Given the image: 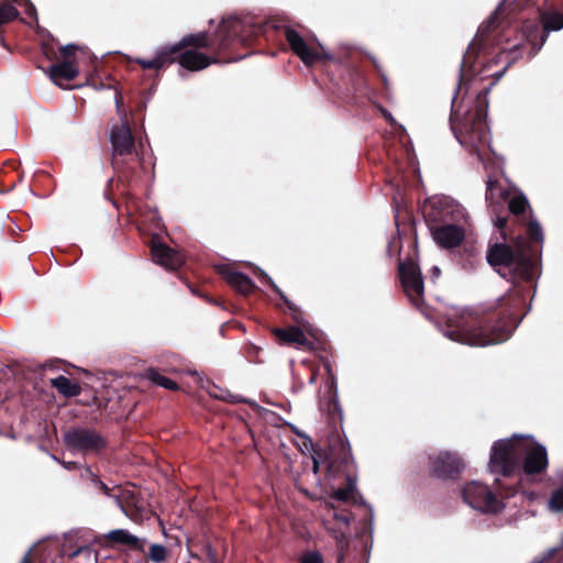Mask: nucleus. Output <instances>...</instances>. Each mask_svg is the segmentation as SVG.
I'll use <instances>...</instances> for the list:
<instances>
[{
  "label": "nucleus",
  "instance_id": "1",
  "mask_svg": "<svg viewBox=\"0 0 563 563\" xmlns=\"http://www.w3.org/2000/svg\"><path fill=\"white\" fill-rule=\"evenodd\" d=\"M446 328L442 333L448 339L471 346H487L509 339L518 322L512 319H492L471 309L453 308L448 311Z\"/></svg>",
  "mask_w": 563,
  "mask_h": 563
},
{
  "label": "nucleus",
  "instance_id": "2",
  "mask_svg": "<svg viewBox=\"0 0 563 563\" xmlns=\"http://www.w3.org/2000/svg\"><path fill=\"white\" fill-rule=\"evenodd\" d=\"M522 464L526 474H539L547 470L548 452L532 435L514 434L496 441L489 455L492 474L509 477Z\"/></svg>",
  "mask_w": 563,
  "mask_h": 563
},
{
  "label": "nucleus",
  "instance_id": "3",
  "mask_svg": "<svg viewBox=\"0 0 563 563\" xmlns=\"http://www.w3.org/2000/svg\"><path fill=\"white\" fill-rule=\"evenodd\" d=\"M563 29V13L547 12L542 14V27L537 22H527L521 31L511 42L507 40V45L503 48V53L509 56V66L516 59L527 54L533 57L543 46L550 31H559Z\"/></svg>",
  "mask_w": 563,
  "mask_h": 563
},
{
  "label": "nucleus",
  "instance_id": "4",
  "mask_svg": "<svg viewBox=\"0 0 563 563\" xmlns=\"http://www.w3.org/2000/svg\"><path fill=\"white\" fill-rule=\"evenodd\" d=\"M244 22L236 16L223 19L213 41H209L206 33H197L184 36L178 43L165 45L158 48L154 58L158 60V69L175 60L174 55L184 47L192 45L196 47H217L224 49L231 45L234 38L241 36Z\"/></svg>",
  "mask_w": 563,
  "mask_h": 563
},
{
  "label": "nucleus",
  "instance_id": "5",
  "mask_svg": "<svg viewBox=\"0 0 563 563\" xmlns=\"http://www.w3.org/2000/svg\"><path fill=\"white\" fill-rule=\"evenodd\" d=\"M488 263L504 278L532 282L536 275V263L520 242L514 251L509 245L496 243L487 253Z\"/></svg>",
  "mask_w": 563,
  "mask_h": 563
},
{
  "label": "nucleus",
  "instance_id": "6",
  "mask_svg": "<svg viewBox=\"0 0 563 563\" xmlns=\"http://www.w3.org/2000/svg\"><path fill=\"white\" fill-rule=\"evenodd\" d=\"M489 92V88H487L483 93L478 95L479 100L483 99V103L485 104V110H477L471 126L468 123H465V134H459L455 132V136L461 145L465 147L473 148L479 159H483L482 147L489 146L490 143V134L485 121L486 118V108L488 107L487 95Z\"/></svg>",
  "mask_w": 563,
  "mask_h": 563
},
{
  "label": "nucleus",
  "instance_id": "7",
  "mask_svg": "<svg viewBox=\"0 0 563 563\" xmlns=\"http://www.w3.org/2000/svg\"><path fill=\"white\" fill-rule=\"evenodd\" d=\"M466 505L485 514L500 512L505 504L487 485L478 481L467 483L461 490Z\"/></svg>",
  "mask_w": 563,
  "mask_h": 563
},
{
  "label": "nucleus",
  "instance_id": "8",
  "mask_svg": "<svg viewBox=\"0 0 563 563\" xmlns=\"http://www.w3.org/2000/svg\"><path fill=\"white\" fill-rule=\"evenodd\" d=\"M64 443L73 453H99L107 444L102 435L91 428H73L64 433Z\"/></svg>",
  "mask_w": 563,
  "mask_h": 563
},
{
  "label": "nucleus",
  "instance_id": "9",
  "mask_svg": "<svg viewBox=\"0 0 563 563\" xmlns=\"http://www.w3.org/2000/svg\"><path fill=\"white\" fill-rule=\"evenodd\" d=\"M399 275L406 295L420 309L424 292L420 267L412 261L400 262Z\"/></svg>",
  "mask_w": 563,
  "mask_h": 563
},
{
  "label": "nucleus",
  "instance_id": "10",
  "mask_svg": "<svg viewBox=\"0 0 563 563\" xmlns=\"http://www.w3.org/2000/svg\"><path fill=\"white\" fill-rule=\"evenodd\" d=\"M109 140L112 147V156L114 164L119 156L131 154L135 150L134 137L126 121L121 119L120 124L111 128Z\"/></svg>",
  "mask_w": 563,
  "mask_h": 563
},
{
  "label": "nucleus",
  "instance_id": "11",
  "mask_svg": "<svg viewBox=\"0 0 563 563\" xmlns=\"http://www.w3.org/2000/svg\"><path fill=\"white\" fill-rule=\"evenodd\" d=\"M433 473L441 478L451 477L464 468L463 460L455 453L440 452L430 457Z\"/></svg>",
  "mask_w": 563,
  "mask_h": 563
},
{
  "label": "nucleus",
  "instance_id": "12",
  "mask_svg": "<svg viewBox=\"0 0 563 563\" xmlns=\"http://www.w3.org/2000/svg\"><path fill=\"white\" fill-rule=\"evenodd\" d=\"M434 241L445 249L457 246L465 236L464 228L457 223H443L431 229Z\"/></svg>",
  "mask_w": 563,
  "mask_h": 563
},
{
  "label": "nucleus",
  "instance_id": "13",
  "mask_svg": "<svg viewBox=\"0 0 563 563\" xmlns=\"http://www.w3.org/2000/svg\"><path fill=\"white\" fill-rule=\"evenodd\" d=\"M151 251L154 263L168 271H175L184 263V258L179 253L156 240H153Z\"/></svg>",
  "mask_w": 563,
  "mask_h": 563
},
{
  "label": "nucleus",
  "instance_id": "14",
  "mask_svg": "<svg viewBox=\"0 0 563 563\" xmlns=\"http://www.w3.org/2000/svg\"><path fill=\"white\" fill-rule=\"evenodd\" d=\"M500 10V7L498 9H496L492 14L485 21L483 22L479 27H478V31H477V34L476 36L474 37V40L472 41V43L468 45L466 52H465V55L463 57V62H462V66H461V77H460V82L463 80V77H464V71H465V68L468 67L472 63V59H473V56L475 54H477L478 49H479V46L482 44V38L483 36L490 30V27H493V25L496 23V20H497V15H498V11ZM459 87H461V84L459 85ZM460 90V88H457V91Z\"/></svg>",
  "mask_w": 563,
  "mask_h": 563
},
{
  "label": "nucleus",
  "instance_id": "15",
  "mask_svg": "<svg viewBox=\"0 0 563 563\" xmlns=\"http://www.w3.org/2000/svg\"><path fill=\"white\" fill-rule=\"evenodd\" d=\"M286 38L292 52L298 55L306 65H312L321 57L317 51L307 45L297 31L288 29L286 31Z\"/></svg>",
  "mask_w": 563,
  "mask_h": 563
},
{
  "label": "nucleus",
  "instance_id": "16",
  "mask_svg": "<svg viewBox=\"0 0 563 563\" xmlns=\"http://www.w3.org/2000/svg\"><path fill=\"white\" fill-rule=\"evenodd\" d=\"M434 206L440 209V219L443 223L452 222L462 225L466 221L464 208L450 198L438 199Z\"/></svg>",
  "mask_w": 563,
  "mask_h": 563
},
{
  "label": "nucleus",
  "instance_id": "17",
  "mask_svg": "<svg viewBox=\"0 0 563 563\" xmlns=\"http://www.w3.org/2000/svg\"><path fill=\"white\" fill-rule=\"evenodd\" d=\"M178 62L184 68L196 71L208 67L213 60L196 49H187L180 54Z\"/></svg>",
  "mask_w": 563,
  "mask_h": 563
},
{
  "label": "nucleus",
  "instance_id": "18",
  "mask_svg": "<svg viewBox=\"0 0 563 563\" xmlns=\"http://www.w3.org/2000/svg\"><path fill=\"white\" fill-rule=\"evenodd\" d=\"M107 538L109 541L118 544H124L133 550L143 551L144 540L137 538L136 536L130 533L125 529H114L108 532Z\"/></svg>",
  "mask_w": 563,
  "mask_h": 563
},
{
  "label": "nucleus",
  "instance_id": "19",
  "mask_svg": "<svg viewBox=\"0 0 563 563\" xmlns=\"http://www.w3.org/2000/svg\"><path fill=\"white\" fill-rule=\"evenodd\" d=\"M223 276L225 280L241 294H250L255 287L252 279L240 272L225 269L223 271Z\"/></svg>",
  "mask_w": 563,
  "mask_h": 563
},
{
  "label": "nucleus",
  "instance_id": "20",
  "mask_svg": "<svg viewBox=\"0 0 563 563\" xmlns=\"http://www.w3.org/2000/svg\"><path fill=\"white\" fill-rule=\"evenodd\" d=\"M275 335L284 343L295 344L297 346H309V341L303 331L298 327L288 329H275Z\"/></svg>",
  "mask_w": 563,
  "mask_h": 563
},
{
  "label": "nucleus",
  "instance_id": "21",
  "mask_svg": "<svg viewBox=\"0 0 563 563\" xmlns=\"http://www.w3.org/2000/svg\"><path fill=\"white\" fill-rule=\"evenodd\" d=\"M485 199L488 208L495 212L498 206L506 200V191L498 187L497 183L488 178Z\"/></svg>",
  "mask_w": 563,
  "mask_h": 563
},
{
  "label": "nucleus",
  "instance_id": "22",
  "mask_svg": "<svg viewBox=\"0 0 563 563\" xmlns=\"http://www.w3.org/2000/svg\"><path fill=\"white\" fill-rule=\"evenodd\" d=\"M51 384L65 397H75L81 393V387L75 380L64 375L52 378Z\"/></svg>",
  "mask_w": 563,
  "mask_h": 563
},
{
  "label": "nucleus",
  "instance_id": "23",
  "mask_svg": "<svg viewBox=\"0 0 563 563\" xmlns=\"http://www.w3.org/2000/svg\"><path fill=\"white\" fill-rule=\"evenodd\" d=\"M78 75V69L70 62H63L52 65L49 68V77L54 82L57 78L73 80Z\"/></svg>",
  "mask_w": 563,
  "mask_h": 563
},
{
  "label": "nucleus",
  "instance_id": "24",
  "mask_svg": "<svg viewBox=\"0 0 563 563\" xmlns=\"http://www.w3.org/2000/svg\"><path fill=\"white\" fill-rule=\"evenodd\" d=\"M104 496L112 498L114 504L118 506V508L124 514L126 517H129V512L123 504V499H126L129 492H123L121 495L119 494H112L113 488L109 487L106 483H99V486L97 487Z\"/></svg>",
  "mask_w": 563,
  "mask_h": 563
},
{
  "label": "nucleus",
  "instance_id": "25",
  "mask_svg": "<svg viewBox=\"0 0 563 563\" xmlns=\"http://www.w3.org/2000/svg\"><path fill=\"white\" fill-rule=\"evenodd\" d=\"M145 377L155 383L156 385L161 386V387H164L166 389H169V390H176L178 389V385L173 382L172 379H169L168 377L162 375L156 369H153V368H148L146 372H145Z\"/></svg>",
  "mask_w": 563,
  "mask_h": 563
},
{
  "label": "nucleus",
  "instance_id": "26",
  "mask_svg": "<svg viewBox=\"0 0 563 563\" xmlns=\"http://www.w3.org/2000/svg\"><path fill=\"white\" fill-rule=\"evenodd\" d=\"M563 477V474H562ZM548 508L552 512L563 511V486L554 489L548 500Z\"/></svg>",
  "mask_w": 563,
  "mask_h": 563
},
{
  "label": "nucleus",
  "instance_id": "27",
  "mask_svg": "<svg viewBox=\"0 0 563 563\" xmlns=\"http://www.w3.org/2000/svg\"><path fill=\"white\" fill-rule=\"evenodd\" d=\"M210 395L212 397L217 398V399L225 400V401H229V402H232V404L246 402V404H249L251 406L257 407L255 401L244 399L241 396L232 395L228 390L219 389V391H210Z\"/></svg>",
  "mask_w": 563,
  "mask_h": 563
},
{
  "label": "nucleus",
  "instance_id": "28",
  "mask_svg": "<svg viewBox=\"0 0 563 563\" xmlns=\"http://www.w3.org/2000/svg\"><path fill=\"white\" fill-rule=\"evenodd\" d=\"M508 205L511 213L521 214L528 207V199L522 194H518L510 198Z\"/></svg>",
  "mask_w": 563,
  "mask_h": 563
},
{
  "label": "nucleus",
  "instance_id": "29",
  "mask_svg": "<svg viewBox=\"0 0 563 563\" xmlns=\"http://www.w3.org/2000/svg\"><path fill=\"white\" fill-rule=\"evenodd\" d=\"M260 277H261V282L268 284L275 290V292L278 294L280 296V298L284 299L285 303L288 306V308L291 311H294V312L297 311L296 306L287 299V297L282 291V289L274 283V280L265 272L260 271Z\"/></svg>",
  "mask_w": 563,
  "mask_h": 563
},
{
  "label": "nucleus",
  "instance_id": "30",
  "mask_svg": "<svg viewBox=\"0 0 563 563\" xmlns=\"http://www.w3.org/2000/svg\"><path fill=\"white\" fill-rule=\"evenodd\" d=\"M167 556V550L162 544H152L150 547L148 558L154 563H162L166 560Z\"/></svg>",
  "mask_w": 563,
  "mask_h": 563
},
{
  "label": "nucleus",
  "instance_id": "31",
  "mask_svg": "<svg viewBox=\"0 0 563 563\" xmlns=\"http://www.w3.org/2000/svg\"><path fill=\"white\" fill-rule=\"evenodd\" d=\"M330 532L336 539V541L339 543L340 553L338 555V563H342L344 560V555H345L343 548L347 543V534L345 531L335 530V529L330 530Z\"/></svg>",
  "mask_w": 563,
  "mask_h": 563
},
{
  "label": "nucleus",
  "instance_id": "32",
  "mask_svg": "<svg viewBox=\"0 0 563 563\" xmlns=\"http://www.w3.org/2000/svg\"><path fill=\"white\" fill-rule=\"evenodd\" d=\"M19 15L18 10L11 4L0 7V25L14 20Z\"/></svg>",
  "mask_w": 563,
  "mask_h": 563
},
{
  "label": "nucleus",
  "instance_id": "33",
  "mask_svg": "<svg viewBox=\"0 0 563 563\" xmlns=\"http://www.w3.org/2000/svg\"><path fill=\"white\" fill-rule=\"evenodd\" d=\"M528 234H529L530 242H538V243L543 242V232H542L541 225L539 224L538 221H536V220L530 221L529 227H528Z\"/></svg>",
  "mask_w": 563,
  "mask_h": 563
},
{
  "label": "nucleus",
  "instance_id": "34",
  "mask_svg": "<svg viewBox=\"0 0 563 563\" xmlns=\"http://www.w3.org/2000/svg\"><path fill=\"white\" fill-rule=\"evenodd\" d=\"M354 488H355V483L352 479H350L349 481V486L345 487V488H338L334 492L333 496L338 500L346 501L351 497Z\"/></svg>",
  "mask_w": 563,
  "mask_h": 563
},
{
  "label": "nucleus",
  "instance_id": "35",
  "mask_svg": "<svg viewBox=\"0 0 563 563\" xmlns=\"http://www.w3.org/2000/svg\"><path fill=\"white\" fill-rule=\"evenodd\" d=\"M322 556L317 551L303 553L299 559V563H322Z\"/></svg>",
  "mask_w": 563,
  "mask_h": 563
},
{
  "label": "nucleus",
  "instance_id": "36",
  "mask_svg": "<svg viewBox=\"0 0 563 563\" xmlns=\"http://www.w3.org/2000/svg\"><path fill=\"white\" fill-rule=\"evenodd\" d=\"M135 62L145 69H158V60L154 57L152 59L136 58Z\"/></svg>",
  "mask_w": 563,
  "mask_h": 563
},
{
  "label": "nucleus",
  "instance_id": "37",
  "mask_svg": "<svg viewBox=\"0 0 563 563\" xmlns=\"http://www.w3.org/2000/svg\"><path fill=\"white\" fill-rule=\"evenodd\" d=\"M86 473H89V483L91 487L97 489L99 483H102V481L91 471L90 467H86Z\"/></svg>",
  "mask_w": 563,
  "mask_h": 563
},
{
  "label": "nucleus",
  "instance_id": "38",
  "mask_svg": "<svg viewBox=\"0 0 563 563\" xmlns=\"http://www.w3.org/2000/svg\"><path fill=\"white\" fill-rule=\"evenodd\" d=\"M78 48L77 45L74 44H67L62 48V54L64 57H67L69 55H73L75 51Z\"/></svg>",
  "mask_w": 563,
  "mask_h": 563
},
{
  "label": "nucleus",
  "instance_id": "39",
  "mask_svg": "<svg viewBox=\"0 0 563 563\" xmlns=\"http://www.w3.org/2000/svg\"><path fill=\"white\" fill-rule=\"evenodd\" d=\"M334 519L347 526L350 523V517L347 515L336 514L333 515Z\"/></svg>",
  "mask_w": 563,
  "mask_h": 563
},
{
  "label": "nucleus",
  "instance_id": "40",
  "mask_svg": "<svg viewBox=\"0 0 563 563\" xmlns=\"http://www.w3.org/2000/svg\"><path fill=\"white\" fill-rule=\"evenodd\" d=\"M25 3H26V13L30 15V16H36V10H35V7L29 1V0H24Z\"/></svg>",
  "mask_w": 563,
  "mask_h": 563
},
{
  "label": "nucleus",
  "instance_id": "41",
  "mask_svg": "<svg viewBox=\"0 0 563 563\" xmlns=\"http://www.w3.org/2000/svg\"><path fill=\"white\" fill-rule=\"evenodd\" d=\"M506 223H507V219H506V218H503V217H498V218H496V220H495V225H496L498 229H503L504 227H506Z\"/></svg>",
  "mask_w": 563,
  "mask_h": 563
},
{
  "label": "nucleus",
  "instance_id": "42",
  "mask_svg": "<svg viewBox=\"0 0 563 563\" xmlns=\"http://www.w3.org/2000/svg\"><path fill=\"white\" fill-rule=\"evenodd\" d=\"M455 99H456V97H454L453 100H452V112H451V120L452 121L459 118V111L455 110Z\"/></svg>",
  "mask_w": 563,
  "mask_h": 563
},
{
  "label": "nucleus",
  "instance_id": "43",
  "mask_svg": "<svg viewBox=\"0 0 563 563\" xmlns=\"http://www.w3.org/2000/svg\"><path fill=\"white\" fill-rule=\"evenodd\" d=\"M516 1L517 0H504L503 3H500V7H504V4H507V5H514L512 10H516L517 8L520 7V4H516Z\"/></svg>",
  "mask_w": 563,
  "mask_h": 563
},
{
  "label": "nucleus",
  "instance_id": "44",
  "mask_svg": "<svg viewBox=\"0 0 563 563\" xmlns=\"http://www.w3.org/2000/svg\"><path fill=\"white\" fill-rule=\"evenodd\" d=\"M440 268L438 266H433L431 269L432 278L437 279L440 276Z\"/></svg>",
  "mask_w": 563,
  "mask_h": 563
},
{
  "label": "nucleus",
  "instance_id": "45",
  "mask_svg": "<svg viewBox=\"0 0 563 563\" xmlns=\"http://www.w3.org/2000/svg\"><path fill=\"white\" fill-rule=\"evenodd\" d=\"M31 551H32V549H30V550L24 554V556L22 558V560H21V562H20V563H32V562H31V559H30Z\"/></svg>",
  "mask_w": 563,
  "mask_h": 563
},
{
  "label": "nucleus",
  "instance_id": "46",
  "mask_svg": "<svg viewBox=\"0 0 563 563\" xmlns=\"http://www.w3.org/2000/svg\"><path fill=\"white\" fill-rule=\"evenodd\" d=\"M62 464L66 470H73L76 466L74 462H63Z\"/></svg>",
  "mask_w": 563,
  "mask_h": 563
},
{
  "label": "nucleus",
  "instance_id": "47",
  "mask_svg": "<svg viewBox=\"0 0 563 563\" xmlns=\"http://www.w3.org/2000/svg\"><path fill=\"white\" fill-rule=\"evenodd\" d=\"M81 477L89 482V473H86V470L81 473Z\"/></svg>",
  "mask_w": 563,
  "mask_h": 563
},
{
  "label": "nucleus",
  "instance_id": "48",
  "mask_svg": "<svg viewBox=\"0 0 563 563\" xmlns=\"http://www.w3.org/2000/svg\"><path fill=\"white\" fill-rule=\"evenodd\" d=\"M505 69H506V68H504L501 71H499V73H497V74H496V79H497V80L501 78V76H503V75H504V73H505Z\"/></svg>",
  "mask_w": 563,
  "mask_h": 563
},
{
  "label": "nucleus",
  "instance_id": "49",
  "mask_svg": "<svg viewBox=\"0 0 563 563\" xmlns=\"http://www.w3.org/2000/svg\"><path fill=\"white\" fill-rule=\"evenodd\" d=\"M316 379H317L316 375H314V374H312V375H311V377L309 378V383H310V384H314V383H316Z\"/></svg>",
  "mask_w": 563,
  "mask_h": 563
},
{
  "label": "nucleus",
  "instance_id": "50",
  "mask_svg": "<svg viewBox=\"0 0 563 563\" xmlns=\"http://www.w3.org/2000/svg\"><path fill=\"white\" fill-rule=\"evenodd\" d=\"M384 115L386 117V119L393 121V117L390 113H388L387 111H384Z\"/></svg>",
  "mask_w": 563,
  "mask_h": 563
},
{
  "label": "nucleus",
  "instance_id": "51",
  "mask_svg": "<svg viewBox=\"0 0 563 563\" xmlns=\"http://www.w3.org/2000/svg\"><path fill=\"white\" fill-rule=\"evenodd\" d=\"M384 115L386 117V119L393 121V117L390 113H388L387 111H384Z\"/></svg>",
  "mask_w": 563,
  "mask_h": 563
},
{
  "label": "nucleus",
  "instance_id": "52",
  "mask_svg": "<svg viewBox=\"0 0 563 563\" xmlns=\"http://www.w3.org/2000/svg\"><path fill=\"white\" fill-rule=\"evenodd\" d=\"M512 495H514V492L511 490V492L506 493L505 497H509V496H512Z\"/></svg>",
  "mask_w": 563,
  "mask_h": 563
},
{
  "label": "nucleus",
  "instance_id": "53",
  "mask_svg": "<svg viewBox=\"0 0 563 563\" xmlns=\"http://www.w3.org/2000/svg\"><path fill=\"white\" fill-rule=\"evenodd\" d=\"M327 369H328L329 373L331 372V367H330L329 364L327 365Z\"/></svg>",
  "mask_w": 563,
  "mask_h": 563
},
{
  "label": "nucleus",
  "instance_id": "54",
  "mask_svg": "<svg viewBox=\"0 0 563 563\" xmlns=\"http://www.w3.org/2000/svg\"><path fill=\"white\" fill-rule=\"evenodd\" d=\"M318 470V465H317V462H314V472H317Z\"/></svg>",
  "mask_w": 563,
  "mask_h": 563
},
{
  "label": "nucleus",
  "instance_id": "55",
  "mask_svg": "<svg viewBox=\"0 0 563 563\" xmlns=\"http://www.w3.org/2000/svg\"><path fill=\"white\" fill-rule=\"evenodd\" d=\"M295 319H296L297 323H300V320L298 319L297 316H295Z\"/></svg>",
  "mask_w": 563,
  "mask_h": 563
},
{
  "label": "nucleus",
  "instance_id": "56",
  "mask_svg": "<svg viewBox=\"0 0 563 563\" xmlns=\"http://www.w3.org/2000/svg\"><path fill=\"white\" fill-rule=\"evenodd\" d=\"M115 103H117V108L119 109V100L118 99L115 100Z\"/></svg>",
  "mask_w": 563,
  "mask_h": 563
}]
</instances>
